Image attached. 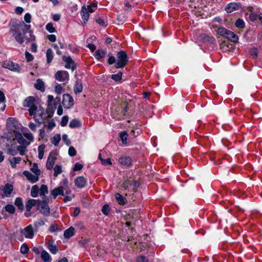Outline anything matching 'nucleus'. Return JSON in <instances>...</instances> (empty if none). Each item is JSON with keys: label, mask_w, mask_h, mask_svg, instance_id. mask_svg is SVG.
I'll return each instance as SVG.
<instances>
[{"label": "nucleus", "mask_w": 262, "mask_h": 262, "mask_svg": "<svg viewBox=\"0 0 262 262\" xmlns=\"http://www.w3.org/2000/svg\"><path fill=\"white\" fill-rule=\"evenodd\" d=\"M9 29L10 32L16 42L19 44H22L25 42L26 40V33L25 32H21L19 30L18 25L10 24Z\"/></svg>", "instance_id": "f257e3e1"}, {"label": "nucleus", "mask_w": 262, "mask_h": 262, "mask_svg": "<svg viewBox=\"0 0 262 262\" xmlns=\"http://www.w3.org/2000/svg\"><path fill=\"white\" fill-rule=\"evenodd\" d=\"M29 115L33 116L35 121L40 124L45 115L44 109L41 106H35L28 110Z\"/></svg>", "instance_id": "f03ea898"}, {"label": "nucleus", "mask_w": 262, "mask_h": 262, "mask_svg": "<svg viewBox=\"0 0 262 262\" xmlns=\"http://www.w3.org/2000/svg\"><path fill=\"white\" fill-rule=\"evenodd\" d=\"M128 62L126 53L123 51H119L117 54L115 67L117 69L123 68Z\"/></svg>", "instance_id": "7ed1b4c3"}, {"label": "nucleus", "mask_w": 262, "mask_h": 262, "mask_svg": "<svg viewBox=\"0 0 262 262\" xmlns=\"http://www.w3.org/2000/svg\"><path fill=\"white\" fill-rule=\"evenodd\" d=\"M2 66L5 68L8 69L9 70L20 73L21 72V68L19 65L16 63L13 62L11 61L6 60L3 62Z\"/></svg>", "instance_id": "20e7f679"}, {"label": "nucleus", "mask_w": 262, "mask_h": 262, "mask_svg": "<svg viewBox=\"0 0 262 262\" xmlns=\"http://www.w3.org/2000/svg\"><path fill=\"white\" fill-rule=\"evenodd\" d=\"M38 209L40 212L45 216H49L50 213V209L46 201L39 200L37 204Z\"/></svg>", "instance_id": "39448f33"}, {"label": "nucleus", "mask_w": 262, "mask_h": 262, "mask_svg": "<svg viewBox=\"0 0 262 262\" xmlns=\"http://www.w3.org/2000/svg\"><path fill=\"white\" fill-rule=\"evenodd\" d=\"M55 78L57 80L67 82L69 80V73L66 71H58L55 74Z\"/></svg>", "instance_id": "423d86ee"}, {"label": "nucleus", "mask_w": 262, "mask_h": 262, "mask_svg": "<svg viewBox=\"0 0 262 262\" xmlns=\"http://www.w3.org/2000/svg\"><path fill=\"white\" fill-rule=\"evenodd\" d=\"M62 105L66 108H69L74 105V99L70 95L64 94L63 95Z\"/></svg>", "instance_id": "0eeeda50"}, {"label": "nucleus", "mask_w": 262, "mask_h": 262, "mask_svg": "<svg viewBox=\"0 0 262 262\" xmlns=\"http://www.w3.org/2000/svg\"><path fill=\"white\" fill-rule=\"evenodd\" d=\"M21 235L27 238L32 239L34 237V231L32 225H30L20 231Z\"/></svg>", "instance_id": "6e6552de"}, {"label": "nucleus", "mask_w": 262, "mask_h": 262, "mask_svg": "<svg viewBox=\"0 0 262 262\" xmlns=\"http://www.w3.org/2000/svg\"><path fill=\"white\" fill-rule=\"evenodd\" d=\"M13 190V187L11 184H6L1 189V195L4 197H9Z\"/></svg>", "instance_id": "1a4fd4ad"}, {"label": "nucleus", "mask_w": 262, "mask_h": 262, "mask_svg": "<svg viewBox=\"0 0 262 262\" xmlns=\"http://www.w3.org/2000/svg\"><path fill=\"white\" fill-rule=\"evenodd\" d=\"M56 159V154L55 152H51L48 156L46 163V167L48 169L51 170L53 168Z\"/></svg>", "instance_id": "9d476101"}, {"label": "nucleus", "mask_w": 262, "mask_h": 262, "mask_svg": "<svg viewBox=\"0 0 262 262\" xmlns=\"http://www.w3.org/2000/svg\"><path fill=\"white\" fill-rule=\"evenodd\" d=\"M123 186L125 189L134 190L135 188L139 186V183L137 181L128 180L123 183Z\"/></svg>", "instance_id": "9b49d317"}, {"label": "nucleus", "mask_w": 262, "mask_h": 262, "mask_svg": "<svg viewBox=\"0 0 262 262\" xmlns=\"http://www.w3.org/2000/svg\"><path fill=\"white\" fill-rule=\"evenodd\" d=\"M62 60L66 62L65 68L68 69H71L74 71L76 68V65L74 60L70 56H62Z\"/></svg>", "instance_id": "f8f14e48"}, {"label": "nucleus", "mask_w": 262, "mask_h": 262, "mask_svg": "<svg viewBox=\"0 0 262 262\" xmlns=\"http://www.w3.org/2000/svg\"><path fill=\"white\" fill-rule=\"evenodd\" d=\"M14 137L18 143L21 146H28L30 144V142H28L19 132H14Z\"/></svg>", "instance_id": "ddd939ff"}, {"label": "nucleus", "mask_w": 262, "mask_h": 262, "mask_svg": "<svg viewBox=\"0 0 262 262\" xmlns=\"http://www.w3.org/2000/svg\"><path fill=\"white\" fill-rule=\"evenodd\" d=\"M23 174L26 177L27 179L32 183H34L39 180V176L35 174H33L31 172L27 170L24 171Z\"/></svg>", "instance_id": "4468645a"}, {"label": "nucleus", "mask_w": 262, "mask_h": 262, "mask_svg": "<svg viewBox=\"0 0 262 262\" xmlns=\"http://www.w3.org/2000/svg\"><path fill=\"white\" fill-rule=\"evenodd\" d=\"M35 99L34 97L30 96L26 98L23 102V106L24 107H29L31 108L36 106L35 105Z\"/></svg>", "instance_id": "2eb2a0df"}, {"label": "nucleus", "mask_w": 262, "mask_h": 262, "mask_svg": "<svg viewBox=\"0 0 262 262\" xmlns=\"http://www.w3.org/2000/svg\"><path fill=\"white\" fill-rule=\"evenodd\" d=\"M51 195L55 199L59 195H64V187L62 186L54 188L51 191Z\"/></svg>", "instance_id": "dca6fc26"}, {"label": "nucleus", "mask_w": 262, "mask_h": 262, "mask_svg": "<svg viewBox=\"0 0 262 262\" xmlns=\"http://www.w3.org/2000/svg\"><path fill=\"white\" fill-rule=\"evenodd\" d=\"M59 101L60 99L58 97L54 99L52 95H48V105L51 106L52 108H56Z\"/></svg>", "instance_id": "f3484780"}, {"label": "nucleus", "mask_w": 262, "mask_h": 262, "mask_svg": "<svg viewBox=\"0 0 262 262\" xmlns=\"http://www.w3.org/2000/svg\"><path fill=\"white\" fill-rule=\"evenodd\" d=\"M86 184V180L83 177H78L75 180V185L79 188H83Z\"/></svg>", "instance_id": "a211bd4d"}, {"label": "nucleus", "mask_w": 262, "mask_h": 262, "mask_svg": "<svg viewBox=\"0 0 262 262\" xmlns=\"http://www.w3.org/2000/svg\"><path fill=\"white\" fill-rule=\"evenodd\" d=\"M239 5L236 3L228 4L225 7V10L227 13H231L239 8Z\"/></svg>", "instance_id": "6ab92c4d"}, {"label": "nucleus", "mask_w": 262, "mask_h": 262, "mask_svg": "<svg viewBox=\"0 0 262 262\" xmlns=\"http://www.w3.org/2000/svg\"><path fill=\"white\" fill-rule=\"evenodd\" d=\"M81 15L83 23L86 24L89 20L90 15L89 12H88V9L85 6L82 7L81 10Z\"/></svg>", "instance_id": "aec40b11"}, {"label": "nucleus", "mask_w": 262, "mask_h": 262, "mask_svg": "<svg viewBox=\"0 0 262 262\" xmlns=\"http://www.w3.org/2000/svg\"><path fill=\"white\" fill-rule=\"evenodd\" d=\"M106 55V51L105 50L99 49L95 52L94 56L97 60H101L104 58Z\"/></svg>", "instance_id": "412c9836"}, {"label": "nucleus", "mask_w": 262, "mask_h": 262, "mask_svg": "<svg viewBox=\"0 0 262 262\" xmlns=\"http://www.w3.org/2000/svg\"><path fill=\"white\" fill-rule=\"evenodd\" d=\"M119 162L122 165L128 166L132 164V159L128 157H122L119 158Z\"/></svg>", "instance_id": "4be33fe9"}, {"label": "nucleus", "mask_w": 262, "mask_h": 262, "mask_svg": "<svg viewBox=\"0 0 262 262\" xmlns=\"http://www.w3.org/2000/svg\"><path fill=\"white\" fill-rule=\"evenodd\" d=\"M226 37L230 40L231 41L233 42H236L238 40V36L235 34L234 32H231L230 31H228V32L227 33Z\"/></svg>", "instance_id": "5701e85b"}, {"label": "nucleus", "mask_w": 262, "mask_h": 262, "mask_svg": "<svg viewBox=\"0 0 262 262\" xmlns=\"http://www.w3.org/2000/svg\"><path fill=\"white\" fill-rule=\"evenodd\" d=\"M34 87L38 90L43 92L45 91V83L40 79H37Z\"/></svg>", "instance_id": "b1692460"}, {"label": "nucleus", "mask_w": 262, "mask_h": 262, "mask_svg": "<svg viewBox=\"0 0 262 262\" xmlns=\"http://www.w3.org/2000/svg\"><path fill=\"white\" fill-rule=\"evenodd\" d=\"M39 200H36L34 199H30L26 204V209L27 211H30L32 208V207L37 205L38 201Z\"/></svg>", "instance_id": "393cba45"}, {"label": "nucleus", "mask_w": 262, "mask_h": 262, "mask_svg": "<svg viewBox=\"0 0 262 262\" xmlns=\"http://www.w3.org/2000/svg\"><path fill=\"white\" fill-rule=\"evenodd\" d=\"M40 256L44 262H51L52 260L51 257L46 250H43L41 252Z\"/></svg>", "instance_id": "a878e982"}, {"label": "nucleus", "mask_w": 262, "mask_h": 262, "mask_svg": "<svg viewBox=\"0 0 262 262\" xmlns=\"http://www.w3.org/2000/svg\"><path fill=\"white\" fill-rule=\"evenodd\" d=\"M75 229L73 227H70L64 232V236L65 238H69L74 235Z\"/></svg>", "instance_id": "bb28decb"}, {"label": "nucleus", "mask_w": 262, "mask_h": 262, "mask_svg": "<svg viewBox=\"0 0 262 262\" xmlns=\"http://www.w3.org/2000/svg\"><path fill=\"white\" fill-rule=\"evenodd\" d=\"M83 90L82 84L81 82L77 81L75 83L74 88V91L75 94H79Z\"/></svg>", "instance_id": "cd10ccee"}, {"label": "nucleus", "mask_w": 262, "mask_h": 262, "mask_svg": "<svg viewBox=\"0 0 262 262\" xmlns=\"http://www.w3.org/2000/svg\"><path fill=\"white\" fill-rule=\"evenodd\" d=\"M47 248L50 252L53 254H56L58 251V249L56 245L53 243L49 244L47 246Z\"/></svg>", "instance_id": "c85d7f7f"}, {"label": "nucleus", "mask_w": 262, "mask_h": 262, "mask_svg": "<svg viewBox=\"0 0 262 262\" xmlns=\"http://www.w3.org/2000/svg\"><path fill=\"white\" fill-rule=\"evenodd\" d=\"M47 61L48 63H50L53 58V53L51 49H48L46 52Z\"/></svg>", "instance_id": "c756f323"}, {"label": "nucleus", "mask_w": 262, "mask_h": 262, "mask_svg": "<svg viewBox=\"0 0 262 262\" xmlns=\"http://www.w3.org/2000/svg\"><path fill=\"white\" fill-rule=\"evenodd\" d=\"M39 191V189L37 185H35L33 186L31 191V196L33 198L37 197L38 195Z\"/></svg>", "instance_id": "7c9ffc66"}, {"label": "nucleus", "mask_w": 262, "mask_h": 262, "mask_svg": "<svg viewBox=\"0 0 262 262\" xmlns=\"http://www.w3.org/2000/svg\"><path fill=\"white\" fill-rule=\"evenodd\" d=\"M21 158L20 157H13L10 160V162L12 167L14 168L16 167V164L20 163Z\"/></svg>", "instance_id": "2f4dec72"}, {"label": "nucleus", "mask_w": 262, "mask_h": 262, "mask_svg": "<svg viewBox=\"0 0 262 262\" xmlns=\"http://www.w3.org/2000/svg\"><path fill=\"white\" fill-rule=\"evenodd\" d=\"M61 140L60 135L59 134H56L51 139V142L55 146H57Z\"/></svg>", "instance_id": "473e14b6"}, {"label": "nucleus", "mask_w": 262, "mask_h": 262, "mask_svg": "<svg viewBox=\"0 0 262 262\" xmlns=\"http://www.w3.org/2000/svg\"><path fill=\"white\" fill-rule=\"evenodd\" d=\"M116 199L117 202L120 205H124L125 204L126 200L125 198L122 196L120 194L117 193L115 195Z\"/></svg>", "instance_id": "72a5a7b5"}, {"label": "nucleus", "mask_w": 262, "mask_h": 262, "mask_svg": "<svg viewBox=\"0 0 262 262\" xmlns=\"http://www.w3.org/2000/svg\"><path fill=\"white\" fill-rule=\"evenodd\" d=\"M31 171L34 173V174H35L39 176L40 174V170L38 169V165L37 163H33L32 166L31 168Z\"/></svg>", "instance_id": "f704fd0d"}, {"label": "nucleus", "mask_w": 262, "mask_h": 262, "mask_svg": "<svg viewBox=\"0 0 262 262\" xmlns=\"http://www.w3.org/2000/svg\"><path fill=\"white\" fill-rule=\"evenodd\" d=\"M45 148V145H40L38 147V158L39 159H42L43 157Z\"/></svg>", "instance_id": "c9c22d12"}, {"label": "nucleus", "mask_w": 262, "mask_h": 262, "mask_svg": "<svg viewBox=\"0 0 262 262\" xmlns=\"http://www.w3.org/2000/svg\"><path fill=\"white\" fill-rule=\"evenodd\" d=\"M40 196H42L48 193V187L45 185H41L39 189Z\"/></svg>", "instance_id": "e433bc0d"}, {"label": "nucleus", "mask_w": 262, "mask_h": 262, "mask_svg": "<svg viewBox=\"0 0 262 262\" xmlns=\"http://www.w3.org/2000/svg\"><path fill=\"white\" fill-rule=\"evenodd\" d=\"M14 204L18 207L19 209L23 210L24 209V205L21 198H17L15 200Z\"/></svg>", "instance_id": "4c0bfd02"}, {"label": "nucleus", "mask_w": 262, "mask_h": 262, "mask_svg": "<svg viewBox=\"0 0 262 262\" xmlns=\"http://www.w3.org/2000/svg\"><path fill=\"white\" fill-rule=\"evenodd\" d=\"M23 136L25 138H26V139L28 141V142H30V143L31 142H33V141H34V137H33V136L32 133L25 132V133H23Z\"/></svg>", "instance_id": "58836bf2"}, {"label": "nucleus", "mask_w": 262, "mask_h": 262, "mask_svg": "<svg viewBox=\"0 0 262 262\" xmlns=\"http://www.w3.org/2000/svg\"><path fill=\"white\" fill-rule=\"evenodd\" d=\"M5 210L7 212L13 214L15 211V208L13 205L8 204L5 206Z\"/></svg>", "instance_id": "ea45409f"}, {"label": "nucleus", "mask_w": 262, "mask_h": 262, "mask_svg": "<svg viewBox=\"0 0 262 262\" xmlns=\"http://www.w3.org/2000/svg\"><path fill=\"white\" fill-rule=\"evenodd\" d=\"M80 125V122L77 119H73L71 121L69 124V126L71 128H75Z\"/></svg>", "instance_id": "a19ab883"}, {"label": "nucleus", "mask_w": 262, "mask_h": 262, "mask_svg": "<svg viewBox=\"0 0 262 262\" xmlns=\"http://www.w3.org/2000/svg\"><path fill=\"white\" fill-rule=\"evenodd\" d=\"M46 30L50 33H54L56 29L53 26V24L51 23H48L46 26Z\"/></svg>", "instance_id": "79ce46f5"}, {"label": "nucleus", "mask_w": 262, "mask_h": 262, "mask_svg": "<svg viewBox=\"0 0 262 262\" xmlns=\"http://www.w3.org/2000/svg\"><path fill=\"white\" fill-rule=\"evenodd\" d=\"M235 25L237 28L242 29L245 27V22L243 19L239 18L236 21Z\"/></svg>", "instance_id": "37998d69"}, {"label": "nucleus", "mask_w": 262, "mask_h": 262, "mask_svg": "<svg viewBox=\"0 0 262 262\" xmlns=\"http://www.w3.org/2000/svg\"><path fill=\"white\" fill-rule=\"evenodd\" d=\"M228 30L223 27L219 28L217 29V33L221 36H225L226 37L227 33L228 32Z\"/></svg>", "instance_id": "c03bdc74"}, {"label": "nucleus", "mask_w": 262, "mask_h": 262, "mask_svg": "<svg viewBox=\"0 0 262 262\" xmlns=\"http://www.w3.org/2000/svg\"><path fill=\"white\" fill-rule=\"evenodd\" d=\"M28 146H21V145H19V146H18L17 147V151H18L19 154L21 155V156H23L25 155V152L27 150V147Z\"/></svg>", "instance_id": "a18cd8bd"}, {"label": "nucleus", "mask_w": 262, "mask_h": 262, "mask_svg": "<svg viewBox=\"0 0 262 262\" xmlns=\"http://www.w3.org/2000/svg\"><path fill=\"white\" fill-rule=\"evenodd\" d=\"M122 76V73L121 72H118L117 74H113L112 78L116 81L121 80Z\"/></svg>", "instance_id": "49530a36"}, {"label": "nucleus", "mask_w": 262, "mask_h": 262, "mask_svg": "<svg viewBox=\"0 0 262 262\" xmlns=\"http://www.w3.org/2000/svg\"><path fill=\"white\" fill-rule=\"evenodd\" d=\"M54 176L57 177L62 172V168L60 166L56 165L54 168Z\"/></svg>", "instance_id": "de8ad7c7"}, {"label": "nucleus", "mask_w": 262, "mask_h": 262, "mask_svg": "<svg viewBox=\"0 0 262 262\" xmlns=\"http://www.w3.org/2000/svg\"><path fill=\"white\" fill-rule=\"evenodd\" d=\"M99 158L101 160V164L103 165H112V162L110 158L106 159H103L101 158V155H99Z\"/></svg>", "instance_id": "09e8293b"}, {"label": "nucleus", "mask_w": 262, "mask_h": 262, "mask_svg": "<svg viewBox=\"0 0 262 262\" xmlns=\"http://www.w3.org/2000/svg\"><path fill=\"white\" fill-rule=\"evenodd\" d=\"M128 135L125 132L120 133V137L124 144H126Z\"/></svg>", "instance_id": "8fccbe9b"}, {"label": "nucleus", "mask_w": 262, "mask_h": 262, "mask_svg": "<svg viewBox=\"0 0 262 262\" xmlns=\"http://www.w3.org/2000/svg\"><path fill=\"white\" fill-rule=\"evenodd\" d=\"M97 5L95 3H92L88 5L86 7L88 9V12L89 13H92L95 11V9L96 8Z\"/></svg>", "instance_id": "3c124183"}, {"label": "nucleus", "mask_w": 262, "mask_h": 262, "mask_svg": "<svg viewBox=\"0 0 262 262\" xmlns=\"http://www.w3.org/2000/svg\"><path fill=\"white\" fill-rule=\"evenodd\" d=\"M110 211V208L108 205H104L102 208V212L105 215H108Z\"/></svg>", "instance_id": "603ef678"}, {"label": "nucleus", "mask_w": 262, "mask_h": 262, "mask_svg": "<svg viewBox=\"0 0 262 262\" xmlns=\"http://www.w3.org/2000/svg\"><path fill=\"white\" fill-rule=\"evenodd\" d=\"M20 252L22 254H26L28 252L29 247L26 244H23L20 249Z\"/></svg>", "instance_id": "864d4df0"}, {"label": "nucleus", "mask_w": 262, "mask_h": 262, "mask_svg": "<svg viewBox=\"0 0 262 262\" xmlns=\"http://www.w3.org/2000/svg\"><path fill=\"white\" fill-rule=\"evenodd\" d=\"M69 121V118L67 116H63L60 122V125L61 126H65L67 125Z\"/></svg>", "instance_id": "5fc2aeb1"}, {"label": "nucleus", "mask_w": 262, "mask_h": 262, "mask_svg": "<svg viewBox=\"0 0 262 262\" xmlns=\"http://www.w3.org/2000/svg\"><path fill=\"white\" fill-rule=\"evenodd\" d=\"M25 57L27 61H31L34 59V56L28 51L25 52Z\"/></svg>", "instance_id": "6e6d98bb"}, {"label": "nucleus", "mask_w": 262, "mask_h": 262, "mask_svg": "<svg viewBox=\"0 0 262 262\" xmlns=\"http://www.w3.org/2000/svg\"><path fill=\"white\" fill-rule=\"evenodd\" d=\"M68 154L71 157L75 156L76 154V150L74 147L71 146L69 148Z\"/></svg>", "instance_id": "4d7b16f0"}, {"label": "nucleus", "mask_w": 262, "mask_h": 262, "mask_svg": "<svg viewBox=\"0 0 262 262\" xmlns=\"http://www.w3.org/2000/svg\"><path fill=\"white\" fill-rule=\"evenodd\" d=\"M44 225H45V223L41 220H39L34 222V227L36 228H38V227L42 226Z\"/></svg>", "instance_id": "13d9d810"}, {"label": "nucleus", "mask_w": 262, "mask_h": 262, "mask_svg": "<svg viewBox=\"0 0 262 262\" xmlns=\"http://www.w3.org/2000/svg\"><path fill=\"white\" fill-rule=\"evenodd\" d=\"M202 39L204 42H208L209 43H212L213 41V37L207 35H204Z\"/></svg>", "instance_id": "bf43d9fd"}, {"label": "nucleus", "mask_w": 262, "mask_h": 262, "mask_svg": "<svg viewBox=\"0 0 262 262\" xmlns=\"http://www.w3.org/2000/svg\"><path fill=\"white\" fill-rule=\"evenodd\" d=\"M16 120L14 118L10 117L7 120V124L9 127H11V125L14 124Z\"/></svg>", "instance_id": "052dcab7"}, {"label": "nucleus", "mask_w": 262, "mask_h": 262, "mask_svg": "<svg viewBox=\"0 0 262 262\" xmlns=\"http://www.w3.org/2000/svg\"><path fill=\"white\" fill-rule=\"evenodd\" d=\"M62 88L61 85L57 84L55 86V92L56 93L59 94L62 92Z\"/></svg>", "instance_id": "680f3d73"}, {"label": "nucleus", "mask_w": 262, "mask_h": 262, "mask_svg": "<svg viewBox=\"0 0 262 262\" xmlns=\"http://www.w3.org/2000/svg\"><path fill=\"white\" fill-rule=\"evenodd\" d=\"M250 54L253 57H256L257 56V54H258L257 49L255 48H253L251 49L250 50Z\"/></svg>", "instance_id": "e2e57ef3"}, {"label": "nucleus", "mask_w": 262, "mask_h": 262, "mask_svg": "<svg viewBox=\"0 0 262 262\" xmlns=\"http://www.w3.org/2000/svg\"><path fill=\"white\" fill-rule=\"evenodd\" d=\"M83 167V165L79 163H76L73 167V170L78 171L81 170Z\"/></svg>", "instance_id": "0e129e2a"}, {"label": "nucleus", "mask_w": 262, "mask_h": 262, "mask_svg": "<svg viewBox=\"0 0 262 262\" xmlns=\"http://www.w3.org/2000/svg\"><path fill=\"white\" fill-rule=\"evenodd\" d=\"M55 126V123L53 121L49 122L46 127L49 130H51Z\"/></svg>", "instance_id": "69168bd1"}, {"label": "nucleus", "mask_w": 262, "mask_h": 262, "mask_svg": "<svg viewBox=\"0 0 262 262\" xmlns=\"http://www.w3.org/2000/svg\"><path fill=\"white\" fill-rule=\"evenodd\" d=\"M62 140L66 143L67 145H69L71 144V141L68 138V136L66 134H64L62 136Z\"/></svg>", "instance_id": "338daca9"}, {"label": "nucleus", "mask_w": 262, "mask_h": 262, "mask_svg": "<svg viewBox=\"0 0 262 262\" xmlns=\"http://www.w3.org/2000/svg\"><path fill=\"white\" fill-rule=\"evenodd\" d=\"M137 261V262H148L147 259L143 256H139Z\"/></svg>", "instance_id": "774afa93"}]
</instances>
